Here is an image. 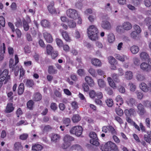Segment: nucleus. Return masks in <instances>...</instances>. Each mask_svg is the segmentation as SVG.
<instances>
[{"label":"nucleus","instance_id":"f257e3e1","mask_svg":"<svg viewBox=\"0 0 151 151\" xmlns=\"http://www.w3.org/2000/svg\"><path fill=\"white\" fill-rule=\"evenodd\" d=\"M87 32L88 37L91 40H96L98 39V30L96 26H90L87 29Z\"/></svg>","mask_w":151,"mask_h":151},{"label":"nucleus","instance_id":"f03ea898","mask_svg":"<svg viewBox=\"0 0 151 151\" xmlns=\"http://www.w3.org/2000/svg\"><path fill=\"white\" fill-rule=\"evenodd\" d=\"M100 149L102 151H118L117 146L111 141L101 145Z\"/></svg>","mask_w":151,"mask_h":151},{"label":"nucleus","instance_id":"7ed1b4c3","mask_svg":"<svg viewBox=\"0 0 151 151\" xmlns=\"http://www.w3.org/2000/svg\"><path fill=\"white\" fill-rule=\"evenodd\" d=\"M63 140L64 143L62 145V147L64 149H66L71 145V142L74 140V138L72 136L67 134L64 136Z\"/></svg>","mask_w":151,"mask_h":151},{"label":"nucleus","instance_id":"20e7f679","mask_svg":"<svg viewBox=\"0 0 151 151\" xmlns=\"http://www.w3.org/2000/svg\"><path fill=\"white\" fill-rule=\"evenodd\" d=\"M8 70L5 69L3 71L0 70V82L5 81V83H6L11 80L10 76L9 75Z\"/></svg>","mask_w":151,"mask_h":151},{"label":"nucleus","instance_id":"39448f33","mask_svg":"<svg viewBox=\"0 0 151 151\" xmlns=\"http://www.w3.org/2000/svg\"><path fill=\"white\" fill-rule=\"evenodd\" d=\"M83 129L80 126H76L71 128L70 131V134H75L77 136H80L82 134Z\"/></svg>","mask_w":151,"mask_h":151},{"label":"nucleus","instance_id":"423d86ee","mask_svg":"<svg viewBox=\"0 0 151 151\" xmlns=\"http://www.w3.org/2000/svg\"><path fill=\"white\" fill-rule=\"evenodd\" d=\"M89 136L91 138L90 140V143L93 145L98 146L99 143L96 133L94 132H91L89 133Z\"/></svg>","mask_w":151,"mask_h":151},{"label":"nucleus","instance_id":"0eeeda50","mask_svg":"<svg viewBox=\"0 0 151 151\" xmlns=\"http://www.w3.org/2000/svg\"><path fill=\"white\" fill-rule=\"evenodd\" d=\"M66 13L69 17L74 20L76 19L78 17L77 12L74 9H70L67 10Z\"/></svg>","mask_w":151,"mask_h":151},{"label":"nucleus","instance_id":"6e6552de","mask_svg":"<svg viewBox=\"0 0 151 151\" xmlns=\"http://www.w3.org/2000/svg\"><path fill=\"white\" fill-rule=\"evenodd\" d=\"M141 69L146 72H149L151 70L150 65L146 62H143L140 65Z\"/></svg>","mask_w":151,"mask_h":151},{"label":"nucleus","instance_id":"1a4fd4ad","mask_svg":"<svg viewBox=\"0 0 151 151\" xmlns=\"http://www.w3.org/2000/svg\"><path fill=\"white\" fill-rule=\"evenodd\" d=\"M60 32L61 34L64 39L67 42H70L71 40L70 37L69 36L68 33L62 29L60 30Z\"/></svg>","mask_w":151,"mask_h":151},{"label":"nucleus","instance_id":"9d476101","mask_svg":"<svg viewBox=\"0 0 151 151\" xmlns=\"http://www.w3.org/2000/svg\"><path fill=\"white\" fill-rule=\"evenodd\" d=\"M102 27L104 29L109 30L112 28V25L107 20L103 21L101 24Z\"/></svg>","mask_w":151,"mask_h":151},{"label":"nucleus","instance_id":"9b49d317","mask_svg":"<svg viewBox=\"0 0 151 151\" xmlns=\"http://www.w3.org/2000/svg\"><path fill=\"white\" fill-rule=\"evenodd\" d=\"M43 37L46 41L48 43H51L52 42L53 38L50 33L46 32H45L43 33Z\"/></svg>","mask_w":151,"mask_h":151},{"label":"nucleus","instance_id":"f8f14e48","mask_svg":"<svg viewBox=\"0 0 151 151\" xmlns=\"http://www.w3.org/2000/svg\"><path fill=\"white\" fill-rule=\"evenodd\" d=\"M54 2H52L47 6L48 10L49 12L51 14H55L56 13V10L54 6Z\"/></svg>","mask_w":151,"mask_h":151},{"label":"nucleus","instance_id":"ddd939ff","mask_svg":"<svg viewBox=\"0 0 151 151\" xmlns=\"http://www.w3.org/2000/svg\"><path fill=\"white\" fill-rule=\"evenodd\" d=\"M85 80L87 84L90 86H93L94 85V82L93 79L90 76H86Z\"/></svg>","mask_w":151,"mask_h":151},{"label":"nucleus","instance_id":"4468645a","mask_svg":"<svg viewBox=\"0 0 151 151\" xmlns=\"http://www.w3.org/2000/svg\"><path fill=\"white\" fill-rule=\"evenodd\" d=\"M43 147L41 145L35 144L32 145V149L33 151H41L43 149Z\"/></svg>","mask_w":151,"mask_h":151},{"label":"nucleus","instance_id":"2eb2a0df","mask_svg":"<svg viewBox=\"0 0 151 151\" xmlns=\"http://www.w3.org/2000/svg\"><path fill=\"white\" fill-rule=\"evenodd\" d=\"M31 22V20L29 18L27 21H26L24 19L22 21L23 24V27L24 30L26 31H27L29 29V26L28 25V23H30Z\"/></svg>","mask_w":151,"mask_h":151},{"label":"nucleus","instance_id":"dca6fc26","mask_svg":"<svg viewBox=\"0 0 151 151\" xmlns=\"http://www.w3.org/2000/svg\"><path fill=\"white\" fill-rule=\"evenodd\" d=\"M147 134L144 135V139L147 142L150 143L151 142V131H147Z\"/></svg>","mask_w":151,"mask_h":151},{"label":"nucleus","instance_id":"f3484780","mask_svg":"<svg viewBox=\"0 0 151 151\" xmlns=\"http://www.w3.org/2000/svg\"><path fill=\"white\" fill-rule=\"evenodd\" d=\"M122 26L123 29L126 30H129L132 28L131 24L128 22L124 23L122 25Z\"/></svg>","mask_w":151,"mask_h":151},{"label":"nucleus","instance_id":"a211bd4d","mask_svg":"<svg viewBox=\"0 0 151 151\" xmlns=\"http://www.w3.org/2000/svg\"><path fill=\"white\" fill-rule=\"evenodd\" d=\"M91 63L94 65L96 66L100 67L101 65V61L98 59L93 58L91 60Z\"/></svg>","mask_w":151,"mask_h":151},{"label":"nucleus","instance_id":"6ab92c4d","mask_svg":"<svg viewBox=\"0 0 151 151\" xmlns=\"http://www.w3.org/2000/svg\"><path fill=\"white\" fill-rule=\"evenodd\" d=\"M139 87L140 89L143 92H148V89L147 85L145 83L142 82L139 85Z\"/></svg>","mask_w":151,"mask_h":151},{"label":"nucleus","instance_id":"aec40b11","mask_svg":"<svg viewBox=\"0 0 151 151\" xmlns=\"http://www.w3.org/2000/svg\"><path fill=\"white\" fill-rule=\"evenodd\" d=\"M139 57L141 60H146L149 58L148 54L145 52H142L139 54Z\"/></svg>","mask_w":151,"mask_h":151},{"label":"nucleus","instance_id":"412c9836","mask_svg":"<svg viewBox=\"0 0 151 151\" xmlns=\"http://www.w3.org/2000/svg\"><path fill=\"white\" fill-rule=\"evenodd\" d=\"M13 104L11 103H9L7 104L5 109V111L7 113L12 112L14 110V107L13 106Z\"/></svg>","mask_w":151,"mask_h":151},{"label":"nucleus","instance_id":"4be33fe9","mask_svg":"<svg viewBox=\"0 0 151 151\" xmlns=\"http://www.w3.org/2000/svg\"><path fill=\"white\" fill-rule=\"evenodd\" d=\"M130 50L131 52L134 54H137L139 51V47L136 45H133L130 47Z\"/></svg>","mask_w":151,"mask_h":151},{"label":"nucleus","instance_id":"5701e85b","mask_svg":"<svg viewBox=\"0 0 151 151\" xmlns=\"http://www.w3.org/2000/svg\"><path fill=\"white\" fill-rule=\"evenodd\" d=\"M136 101L133 98H129L126 101L127 104L130 106H132L135 105Z\"/></svg>","mask_w":151,"mask_h":151},{"label":"nucleus","instance_id":"b1692460","mask_svg":"<svg viewBox=\"0 0 151 151\" xmlns=\"http://www.w3.org/2000/svg\"><path fill=\"white\" fill-rule=\"evenodd\" d=\"M51 138L52 141L56 142L59 141L60 138V137L58 134H52Z\"/></svg>","mask_w":151,"mask_h":151},{"label":"nucleus","instance_id":"393cba45","mask_svg":"<svg viewBox=\"0 0 151 151\" xmlns=\"http://www.w3.org/2000/svg\"><path fill=\"white\" fill-rule=\"evenodd\" d=\"M124 76L126 79L131 80L132 79L133 77L132 72L130 71H127L125 72Z\"/></svg>","mask_w":151,"mask_h":151},{"label":"nucleus","instance_id":"a878e982","mask_svg":"<svg viewBox=\"0 0 151 151\" xmlns=\"http://www.w3.org/2000/svg\"><path fill=\"white\" fill-rule=\"evenodd\" d=\"M107 40L109 42H113L115 40V37L114 34L111 33L109 34L108 36Z\"/></svg>","mask_w":151,"mask_h":151},{"label":"nucleus","instance_id":"bb28decb","mask_svg":"<svg viewBox=\"0 0 151 151\" xmlns=\"http://www.w3.org/2000/svg\"><path fill=\"white\" fill-rule=\"evenodd\" d=\"M81 119V117L78 114H75L72 118V121L74 123H77Z\"/></svg>","mask_w":151,"mask_h":151},{"label":"nucleus","instance_id":"cd10ccee","mask_svg":"<svg viewBox=\"0 0 151 151\" xmlns=\"http://www.w3.org/2000/svg\"><path fill=\"white\" fill-rule=\"evenodd\" d=\"M42 98L41 95L39 93H35L33 96V99L36 101L41 100Z\"/></svg>","mask_w":151,"mask_h":151},{"label":"nucleus","instance_id":"c85d7f7f","mask_svg":"<svg viewBox=\"0 0 151 151\" xmlns=\"http://www.w3.org/2000/svg\"><path fill=\"white\" fill-rule=\"evenodd\" d=\"M107 79L110 86L114 89L116 88V85L112 80L111 78V77H109Z\"/></svg>","mask_w":151,"mask_h":151},{"label":"nucleus","instance_id":"c756f323","mask_svg":"<svg viewBox=\"0 0 151 151\" xmlns=\"http://www.w3.org/2000/svg\"><path fill=\"white\" fill-rule=\"evenodd\" d=\"M116 101L118 102L116 105H118V104L120 105H121L124 103V101L121 96L118 95L115 98Z\"/></svg>","mask_w":151,"mask_h":151},{"label":"nucleus","instance_id":"7c9ffc66","mask_svg":"<svg viewBox=\"0 0 151 151\" xmlns=\"http://www.w3.org/2000/svg\"><path fill=\"white\" fill-rule=\"evenodd\" d=\"M57 70L52 65L49 66L48 72L50 74H54L57 73Z\"/></svg>","mask_w":151,"mask_h":151},{"label":"nucleus","instance_id":"2f4dec72","mask_svg":"<svg viewBox=\"0 0 151 151\" xmlns=\"http://www.w3.org/2000/svg\"><path fill=\"white\" fill-rule=\"evenodd\" d=\"M24 90V84L23 83H21L20 84L18 89V94L19 95H21L22 94Z\"/></svg>","mask_w":151,"mask_h":151},{"label":"nucleus","instance_id":"473e14b6","mask_svg":"<svg viewBox=\"0 0 151 151\" xmlns=\"http://www.w3.org/2000/svg\"><path fill=\"white\" fill-rule=\"evenodd\" d=\"M98 83L100 88H103L106 87V84L102 79H98Z\"/></svg>","mask_w":151,"mask_h":151},{"label":"nucleus","instance_id":"72a5a7b5","mask_svg":"<svg viewBox=\"0 0 151 151\" xmlns=\"http://www.w3.org/2000/svg\"><path fill=\"white\" fill-rule=\"evenodd\" d=\"M14 150L16 151H19L22 148V146L20 142H17L15 143L14 145Z\"/></svg>","mask_w":151,"mask_h":151},{"label":"nucleus","instance_id":"f704fd0d","mask_svg":"<svg viewBox=\"0 0 151 151\" xmlns=\"http://www.w3.org/2000/svg\"><path fill=\"white\" fill-rule=\"evenodd\" d=\"M41 24L42 26L44 27H49L50 26L49 22L46 19L42 20L41 22Z\"/></svg>","mask_w":151,"mask_h":151},{"label":"nucleus","instance_id":"c9c22d12","mask_svg":"<svg viewBox=\"0 0 151 151\" xmlns=\"http://www.w3.org/2000/svg\"><path fill=\"white\" fill-rule=\"evenodd\" d=\"M88 73L93 77H96L97 74L95 69L92 68H90L88 70Z\"/></svg>","mask_w":151,"mask_h":151},{"label":"nucleus","instance_id":"e433bc0d","mask_svg":"<svg viewBox=\"0 0 151 151\" xmlns=\"http://www.w3.org/2000/svg\"><path fill=\"white\" fill-rule=\"evenodd\" d=\"M27 108L30 110H32L33 109L34 105V102L33 101L30 100L28 101L27 104Z\"/></svg>","mask_w":151,"mask_h":151},{"label":"nucleus","instance_id":"4c0bfd02","mask_svg":"<svg viewBox=\"0 0 151 151\" xmlns=\"http://www.w3.org/2000/svg\"><path fill=\"white\" fill-rule=\"evenodd\" d=\"M137 108L139 112L143 113L146 112L144 106L141 104H139L138 105Z\"/></svg>","mask_w":151,"mask_h":151},{"label":"nucleus","instance_id":"58836bf2","mask_svg":"<svg viewBox=\"0 0 151 151\" xmlns=\"http://www.w3.org/2000/svg\"><path fill=\"white\" fill-rule=\"evenodd\" d=\"M126 57V55H123V56H121L119 55L116 54L115 55V58L116 59L122 62L124 61L125 58Z\"/></svg>","mask_w":151,"mask_h":151},{"label":"nucleus","instance_id":"ea45409f","mask_svg":"<svg viewBox=\"0 0 151 151\" xmlns=\"http://www.w3.org/2000/svg\"><path fill=\"white\" fill-rule=\"evenodd\" d=\"M108 128L110 132L113 135H117V132L114 128L111 125L108 126Z\"/></svg>","mask_w":151,"mask_h":151},{"label":"nucleus","instance_id":"a19ab883","mask_svg":"<svg viewBox=\"0 0 151 151\" xmlns=\"http://www.w3.org/2000/svg\"><path fill=\"white\" fill-rule=\"evenodd\" d=\"M68 24L70 28H72L75 27L76 26V23L73 20L69 21L68 22Z\"/></svg>","mask_w":151,"mask_h":151},{"label":"nucleus","instance_id":"79ce46f5","mask_svg":"<svg viewBox=\"0 0 151 151\" xmlns=\"http://www.w3.org/2000/svg\"><path fill=\"white\" fill-rule=\"evenodd\" d=\"M26 85L29 87H32L34 84V82L32 80H27L26 81Z\"/></svg>","mask_w":151,"mask_h":151},{"label":"nucleus","instance_id":"37998d69","mask_svg":"<svg viewBox=\"0 0 151 151\" xmlns=\"http://www.w3.org/2000/svg\"><path fill=\"white\" fill-rule=\"evenodd\" d=\"M133 60L134 64L136 65H139L140 64V60L138 58H134Z\"/></svg>","mask_w":151,"mask_h":151},{"label":"nucleus","instance_id":"c03bdc74","mask_svg":"<svg viewBox=\"0 0 151 151\" xmlns=\"http://www.w3.org/2000/svg\"><path fill=\"white\" fill-rule=\"evenodd\" d=\"M108 60L109 63L111 65H113L115 64L116 60L112 56H109L108 58Z\"/></svg>","mask_w":151,"mask_h":151},{"label":"nucleus","instance_id":"a18cd8bd","mask_svg":"<svg viewBox=\"0 0 151 151\" xmlns=\"http://www.w3.org/2000/svg\"><path fill=\"white\" fill-rule=\"evenodd\" d=\"M107 105L109 107H111L113 104V100L111 99H107L106 101Z\"/></svg>","mask_w":151,"mask_h":151},{"label":"nucleus","instance_id":"49530a36","mask_svg":"<svg viewBox=\"0 0 151 151\" xmlns=\"http://www.w3.org/2000/svg\"><path fill=\"white\" fill-rule=\"evenodd\" d=\"M52 129L51 127L49 125H47L44 126L42 131L43 133L49 132Z\"/></svg>","mask_w":151,"mask_h":151},{"label":"nucleus","instance_id":"de8ad7c7","mask_svg":"<svg viewBox=\"0 0 151 151\" xmlns=\"http://www.w3.org/2000/svg\"><path fill=\"white\" fill-rule=\"evenodd\" d=\"M129 87L131 91H135L136 88V86L134 83L132 82H130L129 84Z\"/></svg>","mask_w":151,"mask_h":151},{"label":"nucleus","instance_id":"09e8293b","mask_svg":"<svg viewBox=\"0 0 151 151\" xmlns=\"http://www.w3.org/2000/svg\"><path fill=\"white\" fill-rule=\"evenodd\" d=\"M77 73L79 76H84L85 74V70L82 69H78L77 70Z\"/></svg>","mask_w":151,"mask_h":151},{"label":"nucleus","instance_id":"8fccbe9b","mask_svg":"<svg viewBox=\"0 0 151 151\" xmlns=\"http://www.w3.org/2000/svg\"><path fill=\"white\" fill-rule=\"evenodd\" d=\"M57 44L60 47H62L63 45L62 41L59 38H57L55 40Z\"/></svg>","mask_w":151,"mask_h":151},{"label":"nucleus","instance_id":"3c124183","mask_svg":"<svg viewBox=\"0 0 151 151\" xmlns=\"http://www.w3.org/2000/svg\"><path fill=\"white\" fill-rule=\"evenodd\" d=\"M28 137V135L26 133H24L21 134L19 136V138L22 140L26 139Z\"/></svg>","mask_w":151,"mask_h":151},{"label":"nucleus","instance_id":"603ef678","mask_svg":"<svg viewBox=\"0 0 151 151\" xmlns=\"http://www.w3.org/2000/svg\"><path fill=\"white\" fill-rule=\"evenodd\" d=\"M53 49L52 47L50 45H48L47 46V51L48 54L51 53Z\"/></svg>","mask_w":151,"mask_h":151},{"label":"nucleus","instance_id":"864d4df0","mask_svg":"<svg viewBox=\"0 0 151 151\" xmlns=\"http://www.w3.org/2000/svg\"><path fill=\"white\" fill-rule=\"evenodd\" d=\"M105 90L109 95H111L113 93V91L109 87H106Z\"/></svg>","mask_w":151,"mask_h":151},{"label":"nucleus","instance_id":"5fc2aeb1","mask_svg":"<svg viewBox=\"0 0 151 151\" xmlns=\"http://www.w3.org/2000/svg\"><path fill=\"white\" fill-rule=\"evenodd\" d=\"M82 88L85 92H88L89 90V87L87 84L83 83L82 85Z\"/></svg>","mask_w":151,"mask_h":151},{"label":"nucleus","instance_id":"6e6d98bb","mask_svg":"<svg viewBox=\"0 0 151 151\" xmlns=\"http://www.w3.org/2000/svg\"><path fill=\"white\" fill-rule=\"evenodd\" d=\"M144 76L140 74H138L137 76V78L139 81H142L145 79Z\"/></svg>","mask_w":151,"mask_h":151},{"label":"nucleus","instance_id":"4d7b16f0","mask_svg":"<svg viewBox=\"0 0 151 151\" xmlns=\"http://www.w3.org/2000/svg\"><path fill=\"white\" fill-rule=\"evenodd\" d=\"M15 25L17 27L22 26V22L20 19H17V22L15 23Z\"/></svg>","mask_w":151,"mask_h":151},{"label":"nucleus","instance_id":"13d9d810","mask_svg":"<svg viewBox=\"0 0 151 151\" xmlns=\"http://www.w3.org/2000/svg\"><path fill=\"white\" fill-rule=\"evenodd\" d=\"M136 93L138 99H142L143 96L142 93L138 91H137L136 92Z\"/></svg>","mask_w":151,"mask_h":151},{"label":"nucleus","instance_id":"bf43d9fd","mask_svg":"<svg viewBox=\"0 0 151 151\" xmlns=\"http://www.w3.org/2000/svg\"><path fill=\"white\" fill-rule=\"evenodd\" d=\"M14 62V60L12 59H10L9 60V68L12 69V70H14V67L15 66L14 65H12L13 63Z\"/></svg>","mask_w":151,"mask_h":151},{"label":"nucleus","instance_id":"052dcab7","mask_svg":"<svg viewBox=\"0 0 151 151\" xmlns=\"http://www.w3.org/2000/svg\"><path fill=\"white\" fill-rule=\"evenodd\" d=\"M139 33H137V32L135 31H132L130 34L131 37L134 39H135L137 37L138 34Z\"/></svg>","mask_w":151,"mask_h":151},{"label":"nucleus","instance_id":"680f3d73","mask_svg":"<svg viewBox=\"0 0 151 151\" xmlns=\"http://www.w3.org/2000/svg\"><path fill=\"white\" fill-rule=\"evenodd\" d=\"M89 95L91 98H94L96 96V94L94 90H92L90 91Z\"/></svg>","mask_w":151,"mask_h":151},{"label":"nucleus","instance_id":"e2e57ef3","mask_svg":"<svg viewBox=\"0 0 151 151\" xmlns=\"http://www.w3.org/2000/svg\"><path fill=\"white\" fill-rule=\"evenodd\" d=\"M134 27L136 32H137V33H140L141 32V30L140 28L138 25L135 24L134 26Z\"/></svg>","mask_w":151,"mask_h":151},{"label":"nucleus","instance_id":"0e129e2a","mask_svg":"<svg viewBox=\"0 0 151 151\" xmlns=\"http://www.w3.org/2000/svg\"><path fill=\"white\" fill-rule=\"evenodd\" d=\"M116 135H113L112 138L114 141L116 143L118 144L120 142V140Z\"/></svg>","mask_w":151,"mask_h":151},{"label":"nucleus","instance_id":"69168bd1","mask_svg":"<svg viewBox=\"0 0 151 151\" xmlns=\"http://www.w3.org/2000/svg\"><path fill=\"white\" fill-rule=\"evenodd\" d=\"M72 147L73 149L77 150H80L81 149V146L78 144L73 145L72 146Z\"/></svg>","mask_w":151,"mask_h":151},{"label":"nucleus","instance_id":"338daca9","mask_svg":"<svg viewBox=\"0 0 151 151\" xmlns=\"http://www.w3.org/2000/svg\"><path fill=\"white\" fill-rule=\"evenodd\" d=\"M13 93L12 91L9 92L7 93V97L9 98V100L11 101H12V100L13 98Z\"/></svg>","mask_w":151,"mask_h":151},{"label":"nucleus","instance_id":"774afa93","mask_svg":"<svg viewBox=\"0 0 151 151\" xmlns=\"http://www.w3.org/2000/svg\"><path fill=\"white\" fill-rule=\"evenodd\" d=\"M70 122V119L68 118H65L63 120V123L66 125V126H68Z\"/></svg>","mask_w":151,"mask_h":151}]
</instances>
